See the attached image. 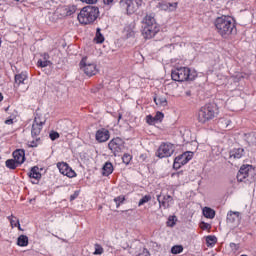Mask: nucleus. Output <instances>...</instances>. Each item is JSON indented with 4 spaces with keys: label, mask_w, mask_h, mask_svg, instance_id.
Returning a JSON list of instances; mask_svg holds the SVG:
<instances>
[{
    "label": "nucleus",
    "mask_w": 256,
    "mask_h": 256,
    "mask_svg": "<svg viewBox=\"0 0 256 256\" xmlns=\"http://www.w3.org/2000/svg\"><path fill=\"white\" fill-rule=\"evenodd\" d=\"M214 25L216 27L217 33H219L224 39H227L229 35H234L237 33V28H235L233 18L230 16L222 15L217 17Z\"/></svg>",
    "instance_id": "nucleus-1"
},
{
    "label": "nucleus",
    "mask_w": 256,
    "mask_h": 256,
    "mask_svg": "<svg viewBox=\"0 0 256 256\" xmlns=\"http://www.w3.org/2000/svg\"><path fill=\"white\" fill-rule=\"evenodd\" d=\"M159 24L155 21L153 14H148L143 19L142 36L144 39H153L156 33L160 31Z\"/></svg>",
    "instance_id": "nucleus-2"
},
{
    "label": "nucleus",
    "mask_w": 256,
    "mask_h": 256,
    "mask_svg": "<svg viewBox=\"0 0 256 256\" xmlns=\"http://www.w3.org/2000/svg\"><path fill=\"white\" fill-rule=\"evenodd\" d=\"M98 17L99 7L96 6H85L77 16L79 23L82 25H91V23L97 21Z\"/></svg>",
    "instance_id": "nucleus-3"
},
{
    "label": "nucleus",
    "mask_w": 256,
    "mask_h": 256,
    "mask_svg": "<svg viewBox=\"0 0 256 256\" xmlns=\"http://www.w3.org/2000/svg\"><path fill=\"white\" fill-rule=\"evenodd\" d=\"M171 77L172 81L183 83V81L195 80V77H197V72L195 70H190L188 67H180L172 70Z\"/></svg>",
    "instance_id": "nucleus-4"
},
{
    "label": "nucleus",
    "mask_w": 256,
    "mask_h": 256,
    "mask_svg": "<svg viewBox=\"0 0 256 256\" xmlns=\"http://www.w3.org/2000/svg\"><path fill=\"white\" fill-rule=\"evenodd\" d=\"M215 115H217V104H206L198 112V121L199 123H207V121L215 119Z\"/></svg>",
    "instance_id": "nucleus-5"
},
{
    "label": "nucleus",
    "mask_w": 256,
    "mask_h": 256,
    "mask_svg": "<svg viewBox=\"0 0 256 256\" xmlns=\"http://www.w3.org/2000/svg\"><path fill=\"white\" fill-rule=\"evenodd\" d=\"M256 177V168L253 167V165L249 164H243L237 174V181L240 183H243L245 179H248V181H251L255 179Z\"/></svg>",
    "instance_id": "nucleus-6"
},
{
    "label": "nucleus",
    "mask_w": 256,
    "mask_h": 256,
    "mask_svg": "<svg viewBox=\"0 0 256 256\" xmlns=\"http://www.w3.org/2000/svg\"><path fill=\"white\" fill-rule=\"evenodd\" d=\"M143 5V0H122L120 1V7L125 9L127 15H133L139 11V7Z\"/></svg>",
    "instance_id": "nucleus-7"
},
{
    "label": "nucleus",
    "mask_w": 256,
    "mask_h": 256,
    "mask_svg": "<svg viewBox=\"0 0 256 256\" xmlns=\"http://www.w3.org/2000/svg\"><path fill=\"white\" fill-rule=\"evenodd\" d=\"M80 69L87 75L88 77H93V75H97V65L88 62L87 57H83L80 61Z\"/></svg>",
    "instance_id": "nucleus-8"
},
{
    "label": "nucleus",
    "mask_w": 256,
    "mask_h": 256,
    "mask_svg": "<svg viewBox=\"0 0 256 256\" xmlns=\"http://www.w3.org/2000/svg\"><path fill=\"white\" fill-rule=\"evenodd\" d=\"M175 153V146L171 143H163L160 145L157 151V157L164 159V157H171Z\"/></svg>",
    "instance_id": "nucleus-9"
},
{
    "label": "nucleus",
    "mask_w": 256,
    "mask_h": 256,
    "mask_svg": "<svg viewBox=\"0 0 256 256\" xmlns=\"http://www.w3.org/2000/svg\"><path fill=\"white\" fill-rule=\"evenodd\" d=\"M191 159H193V152H185L182 155L177 156L174 159V169H181V167H183V165H187Z\"/></svg>",
    "instance_id": "nucleus-10"
},
{
    "label": "nucleus",
    "mask_w": 256,
    "mask_h": 256,
    "mask_svg": "<svg viewBox=\"0 0 256 256\" xmlns=\"http://www.w3.org/2000/svg\"><path fill=\"white\" fill-rule=\"evenodd\" d=\"M108 149H110V151H112L115 157H117V153H121V149H123V139L119 137L113 138L108 143Z\"/></svg>",
    "instance_id": "nucleus-11"
},
{
    "label": "nucleus",
    "mask_w": 256,
    "mask_h": 256,
    "mask_svg": "<svg viewBox=\"0 0 256 256\" xmlns=\"http://www.w3.org/2000/svg\"><path fill=\"white\" fill-rule=\"evenodd\" d=\"M57 168L59 169V172L66 177L73 178L77 176V173H75L74 170L66 162H58Z\"/></svg>",
    "instance_id": "nucleus-12"
},
{
    "label": "nucleus",
    "mask_w": 256,
    "mask_h": 256,
    "mask_svg": "<svg viewBox=\"0 0 256 256\" xmlns=\"http://www.w3.org/2000/svg\"><path fill=\"white\" fill-rule=\"evenodd\" d=\"M156 197L159 203V207H163V209H169V207L173 205V197L171 195L163 196L162 200H161V194H158Z\"/></svg>",
    "instance_id": "nucleus-13"
},
{
    "label": "nucleus",
    "mask_w": 256,
    "mask_h": 256,
    "mask_svg": "<svg viewBox=\"0 0 256 256\" xmlns=\"http://www.w3.org/2000/svg\"><path fill=\"white\" fill-rule=\"evenodd\" d=\"M96 141L99 143H105V141H109V130L105 128H101L96 132Z\"/></svg>",
    "instance_id": "nucleus-14"
},
{
    "label": "nucleus",
    "mask_w": 256,
    "mask_h": 256,
    "mask_svg": "<svg viewBox=\"0 0 256 256\" xmlns=\"http://www.w3.org/2000/svg\"><path fill=\"white\" fill-rule=\"evenodd\" d=\"M28 177L30 179H34V181H32L33 185H37V183H39V179H41V172H39V167H32L28 173Z\"/></svg>",
    "instance_id": "nucleus-15"
},
{
    "label": "nucleus",
    "mask_w": 256,
    "mask_h": 256,
    "mask_svg": "<svg viewBox=\"0 0 256 256\" xmlns=\"http://www.w3.org/2000/svg\"><path fill=\"white\" fill-rule=\"evenodd\" d=\"M157 7L161 9V11H175V9H177V2L169 3L162 1L157 5Z\"/></svg>",
    "instance_id": "nucleus-16"
},
{
    "label": "nucleus",
    "mask_w": 256,
    "mask_h": 256,
    "mask_svg": "<svg viewBox=\"0 0 256 256\" xmlns=\"http://www.w3.org/2000/svg\"><path fill=\"white\" fill-rule=\"evenodd\" d=\"M13 157L19 165H23V163H25V150H15L13 152Z\"/></svg>",
    "instance_id": "nucleus-17"
},
{
    "label": "nucleus",
    "mask_w": 256,
    "mask_h": 256,
    "mask_svg": "<svg viewBox=\"0 0 256 256\" xmlns=\"http://www.w3.org/2000/svg\"><path fill=\"white\" fill-rule=\"evenodd\" d=\"M240 219L241 217L239 212L230 211L227 214V223H229L230 225H233L234 223H239Z\"/></svg>",
    "instance_id": "nucleus-18"
},
{
    "label": "nucleus",
    "mask_w": 256,
    "mask_h": 256,
    "mask_svg": "<svg viewBox=\"0 0 256 256\" xmlns=\"http://www.w3.org/2000/svg\"><path fill=\"white\" fill-rule=\"evenodd\" d=\"M25 81H27V72H21L15 75V85H17V87H19V85H25Z\"/></svg>",
    "instance_id": "nucleus-19"
},
{
    "label": "nucleus",
    "mask_w": 256,
    "mask_h": 256,
    "mask_svg": "<svg viewBox=\"0 0 256 256\" xmlns=\"http://www.w3.org/2000/svg\"><path fill=\"white\" fill-rule=\"evenodd\" d=\"M42 130H43V125L36 124L35 122H33L32 129H31V135L33 139H35V137H39V135H41Z\"/></svg>",
    "instance_id": "nucleus-20"
},
{
    "label": "nucleus",
    "mask_w": 256,
    "mask_h": 256,
    "mask_svg": "<svg viewBox=\"0 0 256 256\" xmlns=\"http://www.w3.org/2000/svg\"><path fill=\"white\" fill-rule=\"evenodd\" d=\"M244 154L245 150L243 148H234L232 151H230V158L241 159Z\"/></svg>",
    "instance_id": "nucleus-21"
},
{
    "label": "nucleus",
    "mask_w": 256,
    "mask_h": 256,
    "mask_svg": "<svg viewBox=\"0 0 256 256\" xmlns=\"http://www.w3.org/2000/svg\"><path fill=\"white\" fill-rule=\"evenodd\" d=\"M113 173V164L111 162H106L102 168V175L104 177H109Z\"/></svg>",
    "instance_id": "nucleus-22"
},
{
    "label": "nucleus",
    "mask_w": 256,
    "mask_h": 256,
    "mask_svg": "<svg viewBox=\"0 0 256 256\" xmlns=\"http://www.w3.org/2000/svg\"><path fill=\"white\" fill-rule=\"evenodd\" d=\"M203 215H204V217H206V219H215V210H213L209 207H204Z\"/></svg>",
    "instance_id": "nucleus-23"
},
{
    "label": "nucleus",
    "mask_w": 256,
    "mask_h": 256,
    "mask_svg": "<svg viewBox=\"0 0 256 256\" xmlns=\"http://www.w3.org/2000/svg\"><path fill=\"white\" fill-rule=\"evenodd\" d=\"M33 123L43 126V125H45V123H47V119H45L41 113L36 112Z\"/></svg>",
    "instance_id": "nucleus-24"
},
{
    "label": "nucleus",
    "mask_w": 256,
    "mask_h": 256,
    "mask_svg": "<svg viewBox=\"0 0 256 256\" xmlns=\"http://www.w3.org/2000/svg\"><path fill=\"white\" fill-rule=\"evenodd\" d=\"M17 245H19V247H27V245H29V238L26 235L19 236Z\"/></svg>",
    "instance_id": "nucleus-25"
},
{
    "label": "nucleus",
    "mask_w": 256,
    "mask_h": 256,
    "mask_svg": "<svg viewBox=\"0 0 256 256\" xmlns=\"http://www.w3.org/2000/svg\"><path fill=\"white\" fill-rule=\"evenodd\" d=\"M154 103H156L158 107H167V98L155 96Z\"/></svg>",
    "instance_id": "nucleus-26"
},
{
    "label": "nucleus",
    "mask_w": 256,
    "mask_h": 256,
    "mask_svg": "<svg viewBox=\"0 0 256 256\" xmlns=\"http://www.w3.org/2000/svg\"><path fill=\"white\" fill-rule=\"evenodd\" d=\"M5 165L8 169L14 170L16 167H19L20 164L17 163L15 159H8L6 160Z\"/></svg>",
    "instance_id": "nucleus-27"
},
{
    "label": "nucleus",
    "mask_w": 256,
    "mask_h": 256,
    "mask_svg": "<svg viewBox=\"0 0 256 256\" xmlns=\"http://www.w3.org/2000/svg\"><path fill=\"white\" fill-rule=\"evenodd\" d=\"M96 43H103L105 41V36L101 33V28L96 29V36L94 38Z\"/></svg>",
    "instance_id": "nucleus-28"
},
{
    "label": "nucleus",
    "mask_w": 256,
    "mask_h": 256,
    "mask_svg": "<svg viewBox=\"0 0 256 256\" xmlns=\"http://www.w3.org/2000/svg\"><path fill=\"white\" fill-rule=\"evenodd\" d=\"M8 220L10 221V224L12 227H18V229H21V224L19 223V219L11 215V216H8Z\"/></svg>",
    "instance_id": "nucleus-29"
},
{
    "label": "nucleus",
    "mask_w": 256,
    "mask_h": 256,
    "mask_svg": "<svg viewBox=\"0 0 256 256\" xmlns=\"http://www.w3.org/2000/svg\"><path fill=\"white\" fill-rule=\"evenodd\" d=\"M65 11H66V15L69 17L77 12V6L75 5L66 6Z\"/></svg>",
    "instance_id": "nucleus-30"
},
{
    "label": "nucleus",
    "mask_w": 256,
    "mask_h": 256,
    "mask_svg": "<svg viewBox=\"0 0 256 256\" xmlns=\"http://www.w3.org/2000/svg\"><path fill=\"white\" fill-rule=\"evenodd\" d=\"M206 243L208 247H211L213 245H215V243H217V237L215 236H207L206 237Z\"/></svg>",
    "instance_id": "nucleus-31"
},
{
    "label": "nucleus",
    "mask_w": 256,
    "mask_h": 256,
    "mask_svg": "<svg viewBox=\"0 0 256 256\" xmlns=\"http://www.w3.org/2000/svg\"><path fill=\"white\" fill-rule=\"evenodd\" d=\"M171 253L173 255H179V253H183V247L181 245H175L171 248Z\"/></svg>",
    "instance_id": "nucleus-32"
},
{
    "label": "nucleus",
    "mask_w": 256,
    "mask_h": 256,
    "mask_svg": "<svg viewBox=\"0 0 256 256\" xmlns=\"http://www.w3.org/2000/svg\"><path fill=\"white\" fill-rule=\"evenodd\" d=\"M149 201H151V195H145L139 200L138 207L145 205V203H149Z\"/></svg>",
    "instance_id": "nucleus-33"
},
{
    "label": "nucleus",
    "mask_w": 256,
    "mask_h": 256,
    "mask_svg": "<svg viewBox=\"0 0 256 256\" xmlns=\"http://www.w3.org/2000/svg\"><path fill=\"white\" fill-rule=\"evenodd\" d=\"M41 145V138H35L34 140L28 141L29 147H38Z\"/></svg>",
    "instance_id": "nucleus-34"
},
{
    "label": "nucleus",
    "mask_w": 256,
    "mask_h": 256,
    "mask_svg": "<svg viewBox=\"0 0 256 256\" xmlns=\"http://www.w3.org/2000/svg\"><path fill=\"white\" fill-rule=\"evenodd\" d=\"M37 65H38V67H42V68L49 67V65H51V61H49V60H38Z\"/></svg>",
    "instance_id": "nucleus-35"
},
{
    "label": "nucleus",
    "mask_w": 256,
    "mask_h": 256,
    "mask_svg": "<svg viewBox=\"0 0 256 256\" xmlns=\"http://www.w3.org/2000/svg\"><path fill=\"white\" fill-rule=\"evenodd\" d=\"M230 123H231V120H227V119H221V120L219 121V125H220V127H222L223 129H227V127H229Z\"/></svg>",
    "instance_id": "nucleus-36"
},
{
    "label": "nucleus",
    "mask_w": 256,
    "mask_h": 256,
    "mask_svg": "<svg viewBox=\"0 0 256 256\" xmlns=\"http://www.w3.org/2000/svg\"><path fill=\"white\" fill-rule=\"evenodd\" d=\"M124 201H125V196H118L114 198V202L116 203L117 209H119V207L121 206V203H123Z\"/></svg>",
    "instance_id": "nucleus-37"
},
{
    "label": "nucleus",
    "mask_w": 256,
    "mask_h": 256,
    "mask_svg": "<svg viewBox=\"0 0 256 256\" xmlns=\"http://www.w3.org/2000/svg\"><path fill=\"white\" fill-rule=\"evenodd\" d=\"M131 159H133V157L130 154H124L122 156V161L125 165H129V163H131Z\"/></svg>",
    "instance_id": "nucleus-38"
},
{
    "label": "nucleus",
    "mask_w": 256,
    "mask_h": 256,
    "mask_svg": "<svg viewBox=\"0 0 256 256\" xmlns=\"http://www.w3.org/2000/svg\"><path fill=\"white\" fill-rule=\"evenodd\" d=\"M94 255H103V247L99 244H95Z\"/></svg>",
    "instance_id": "nucleus-39"
},
{
    "label": "nucleus",
    "mask_w": 256,
    "mask_h": 256,
    "mask_svg": "<svg viewBox=\"0 0 256 256\" xmlns=\"http://www.w3.org/2000/svg\"><path fill=\"white\" fill-rule=\"evenodd\" d=\"M155 117L151 116V115H147L146 116V123H148V125H153V123H155Z\"/></svg>",
    "instance_id": "nucleus-40"
},
{
    "label": "nucleus",
    "mask_w": 256,
    "mask_h": 256,
    "mask_svg": "<svg viewBox=\"0 0 256 256\" xmlns=\"http://www.w3.org/2000/svg\"><path fill=\"white\" fill-rule=\"evenodd\" d=\"M49 137H50L51 141H55L56 139H59V133L52 131V132H50Z\"/></svg>",
    "instance_id": "nucleus-41"
},
{
    "label": "nucleus",
    "mask_w": 256,
    "mask_h": 256,
    "mask_svg": "<svg viewBox=\"0 0 256 256\" xmlns=\"http://www.w3.org/2000/svg\"><path fill=\"white\" fill-rule=\"evenodd\" d=\"M200 227H201V229H203V231H207V230L211 229V224L201 222Z\"/></svg>",
    "instance_id": "nucleus-42"
},
{
    "label": "nucleus",
    "mask_w": 256,
    "mask_h": 256,
    "mask_svg": "<svg viewBox=\"0 0 256 256\" xmlns=\"http://www.w3.org/2000/svg\"><path fill=\"white\" fill-rule=\"evenodd\" d=\"M163 117H165V115L162 112H157L156 115L154 116V119L156 121H163Z\"/></svg>",
    "instance_id": "nucleus-43"
},
{
    "label": "nucleus",
    "mask_w": 256,
    "mask_h": 256,
    "mask_svg": "<svg viewBox=\"0 0 256 256\" xmlns=\"http://www.w3.org/2000/svg\"><path fill=\"white\" fill-rule=\"evenodd\" d=\"M82 3H86V5H95L98 0H80Z\"/></svg>",
    "instance_id": "nucleus-44"
},
{
    "label": "nucleus",
    "mask_w": 256,
    "mask_h": 256,
    "mask_svg": "<svg viewBox=\"0 0 256 256\" xmlns=\"http://www.w3.org/2000/svg\"><path fill=\"white\" fill-rule=\"evenodd\" d=\"M79 197V191H75L74 194L70 196V201H75Z\"/></svg>",
    "instance_id": "nucleus-45"
},
{
    "label": "nucleus",
    "mask_w": 256,
    "mask_h": 256,
    "mask_svg": "<svg viewBox=\"0 0 256 256\" xmlns=\"http://www.w3.org/2000/svg\"><path fill=\"white\" fill-rule=\"evenodd\" d=\"M6 125H13V119H8L5 121Z\"/></svg>",
    "instance_id": "nucleus-46"
},
{
    "label": "nucleus",
    "mask_w": 256,
    "mask_h": 256,
    "mask_svg": "<svg viewBox=\"0 0 256 256\" xmlns=\"http://www.w3.org/2000/svg\"><path fill=\"white\" fill-rule=\"evenodd\" d=\"M113 0H103V2H104V5H111V2H112Z\"/></svg>",
    "instance_id": "nucleus-47"
},
{
    "label": "nucleus",
    "mask_w": 256,
    "mask_h": 256,
    "mask_svg": "<svg viewBox=\"0 0 256 256\" xmlns=\"http://www.w3.org/2000/svg\"><path fill=\"white\" fill-rule=\"evenodd\" d=\"M140 159H142V161H145V155H140Z\"/></svg>",
    "instance_id": "nucleus-48"
},
{
    "label": "nucleus",
    "mask_w": 256,
    "mask_h": 256,
    "mask_svg": "<svg viewBox=\"0 0 256 256\" xmlns=\"http://www.w3.org/2000/svg\"><path fill=\"white\" fill-rule=\"evenodd\" d=\"M230 247H237V244L231 243V244H230Z\"/></svg>",
    "instance_id": "nucleus-49"
},
{
    "label": "nucleus",
    "mask_w": 256,
    "mask_h": 256,
    "mask_svg": "<svg viewBox=\"0 0 256 256\" xmlns=\"http://www.w3.org/2000/svg\"><path fill=\"white\" fill-rule=\"evenodd\" d=\"M0 101H3V94L0 93Z\"/></svg>",
    "instance_id": "nucleus-50"
},
{
    "label": "nucleus",
    "mask_w": 256,
    "mask_h": 256,
    "mask_svg": "<svg viewBox=\"0 0 256 256\" xmlns=\"http://www.w3.org/2000/svg\"><path fill=\"white\" fill-rule=\"evenodd\" d=\"M121 117H123V115L119 114L118 121H120Z\"/></svg>",
    "instance_id": "nucleus-51"
},
{
    "label": "nucleus",
    "mask_w": 256,
    "mask_h": 256,
    "mask_svg": "<svg viewBox=\"0 0 256 256\" xmlns=\"http://www.w3.org/2000/svg\"><path fill=\"white\" fill-rule=\"evenodd\" d=\"M173 225H175V222H172V224L170 225V227H173Z\"/></svg>",
    "instance_id": "nucleus-52"
},
{
    "label": "nucleus",
    "mask_w": 256,
    "mask_h": 256,
    "mask_svg": "<svg viewBox=\"0 0 256 256\" xmlns=\"http://www.w3.org/2000/svg\"><path fill=\"white\" fill-rule=\"evenodd\" d=\"M241 256H247V255H245V254H242Z\"/></svg>",
    "instance_id": "nucleus-53"
},
{
    "label": "nucleus",
    "mask_w": 256,
    "mask_h": 256,
    "mask_svg": "<svg viewBox=\"0 0 256 256\" xmlns=\"http://www.w3.org/2000/svg\"><path fill=\"white\" fill-rule=\"evenodd\" d=\"M14 1H21V0H14Z\"/></svg>",
    "instance_id": "nucleus-54"
},
{
    "label": "nucleus",
    "mask_w": 256,
    "mask_h": 256,
    "mask_svg": "<svg viewBox=\"0 0 256 256\" xmlns=\"http://www.w3.org/2000/svg\"><path fill=\"white\" fill-rule=\"evenodd\" d=\"M0 47H1V40H0Z\"/></svg>",
    "instance_id": "nucleus-55"
},
{
    "label": "nucleus",
    "mask_w": 256,
    "mask_h": 256,
    "mask_svg": "<svg viewBox=\"0 0 256 256\" xmlns=\"http://www.w3.org/2000/svg\"><path fill=\"white\" fill-rule=\"evenodd\" d=\"M169 221H171V218H169Z\"/></svg>",
    "instance_id": "nucleus-56"
}]
</instances>
